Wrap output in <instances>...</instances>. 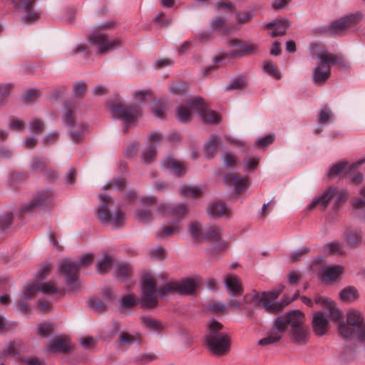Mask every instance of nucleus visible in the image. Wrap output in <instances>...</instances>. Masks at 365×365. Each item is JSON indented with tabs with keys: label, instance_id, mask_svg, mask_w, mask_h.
<instances>
[{
	"label": "nucleus",
	"instance_id": "0eeeda50",
	"mask_svg": "<svg viewBox=\"0 0 365 365\" xmlns=\"http://www.w3.org/2000/svg\"><path fill=\"white\" fill-rule=\"evenodd\" d=\"M280 291H272L269 292H257L252 291L245 296V302L251 304L254 307H262L269 313H277L282 311L289 304V301L279 303H272L279 295Z\"/></svg>",
	"mask_w": 365,
	"mask_h": 365
},
{
	"label": "nucleus",
	"instance_id": "2eb2a0df",
	"mask_svg": "<svg viewBox=\"0 0 365 365\" xmlns=\"http://www.w3.org/2000/svg\"><path fill=\"white\" fill-rule=\"evenodd\" d=\"M42 292L44 294H64V291L59 289L52 281L47 283L31 284L23 291L24 300L26 301L32 298L36 293Z\"/></svg>",
	"mask_w": 365,
	"mask_h": 365
},
{
	"label": "nucleus",
	"instance_id": "412c9836",
	"mask_svg": "<svg viewBox=\"0 0 365 365\" xmlns=\"http://www.w3.org/2000/svg\"><path fill=\"white\" fill-rule=\"evenodd\" d=\"M53 198V195L51 190H43L34 197L30 203L25 205L22 207V212H31L36 207L46 206L52 201Z\"/></svg>",
	"mask_w": 365,
	"mask_h": 365
},
{
	"label": "nucleus",
	"instance_id": "7ed1b4c3",
	"mask_svg": "<svg viewBox=\"0 0 365 365\" xmlns=\"http://www.w3.org/2000/svg\"><path fill=\"white\" fill-rule=\"evenodd\" d=\"M284 321V332L290 327L289 336L292 341L299 344H305L309 339L308 328L304 324L305 317L299 310H292L279 317Z\"/></svg>",
	"mask_w": 365,
	"mask_h": 365
},
{
	"label": "nucleus",
	"instance_id": "a211bd4d",
	"mask_svg": "<svg viewBox=\"0 0 365 365\" xmlns=\"http://www.w3.org/2000/svg\"><path fill=\"white\" fill-rule=\"evenodd\" d=\"M192 105L204 122L211 124L220 123V115L217 113L210 110L202 98H197L196 101L192 102Z\"/></svg>",
	"mask_w": 365,
	"mask_h": 365
},
{
	"label": "nucleus",
	"instance_id": "c756f323",
	"mask_svg": "<svg viewBox=\"0 0 365 365\" xmlns=\"http://www.w3.org/2000/svg\"><path fill=\"white\" fill-rule=\"evenodd\" d=\"M48 349L53 353H65L71 349V344L68 339L63 337H55L48 344Z\"/></svg>",
	"mask_w": 365,
	"mask_h": 365
},
{
	"label": "nucleus",
	"instance_id": "ddd939ff",
	"mask_svg": "<svg viewBox=\"0 0 365 365\" xmlns=\"http://www.w3.org/2000/svg\"><path fill=\"white\" fill-rule=\"evenodd\" d=\"M65 113L63 117V122L71 127L70 138L73 143H78L83 139V131L86 128L83 123L75 122V106L71 103L66 105Z\"/></svg>",
	"mask_w": 365,
	"mask_h": 365
},
{
	"label": "nucleus",
	"instance_id": "9d476101",
	"mask_svg": "<svg viewBox=\"0 0 365 365\" xmlns=\"http://www.w3.org/2000/svg\"><path fill=\"white\" fill-rule=\"evenodd\" d=\"M318 66L313 71V79L315 83H324L331 76V66L340 63L341 58L328 51H322L317 54Z\"/></svg>",
	"mask_w": 365,
	"mask_h": 365
},
{
	"label": "nucleus",
	"instance_id": "a19ab883",
	"mask_svg": "<svg viewBox=\"0 0 365 365\" xmlns=\"http://www.w3.org/2000/svg\"><path fill=\"white\" fill-rule=\"evenodd\" d=\"M140 320L143 326L150 331L158 332L163 329V325L159 321L151 317H143Z\"/></svg>",
	"mask_w": 365,
	"mask_h": 365
},
{
	"label": "nucleus",
	"instance_id": "58836bf2",
	"mask_svg": "<svg viewBox=\"0 0 365 365\" xmlns=\"http://www.w3.org/2000/svg\"><path fill=\"white\" fill-rule=\"evenodd\" d=\"M13 88L11 83H0V107L6 104Z\"/></svg>",
	"mask_w": 365,
	"mask_h": 365
},
{
	"label": "nucleus",
	"instance_id": "f3484780",
	"mask_svg": "<svg viewBox=\"0 0 365 365\" xmlns=\"http://www.w3.org/2000/svg\"><path fill=\"white\" fill-rule=\"evenodd\" d=\"M202 238L210 240L217 243V251H212V255H214L217 252L223 250L225 247V244L222 241V228L216 225H209L203 228Z\"/></svg>",
	"mask_w": 365,
	"mask_h": 365
},
{
	"label": "nucleus",
	"instance_id": "393cba45",
	"mask_svg": "<svg viewBox=\"0 0 365 365\" xmlns=\"http://www.w3.org/2000/svg\"><path fill=\"white\" fill-rule=\"evenodd\" d=\"M312 327L316 335L323 336L329 330V319L322 312H317L313 314Z\"/></svg>",
	"mask_w": 365,
	"mask_h": 365
},
{
	"label": "nucleus",
	"instance_id": "e433bc0d",
	"mask_svg": "<svg viewBox=\"0 0 365 365\" xmlns=\"http://www.w3.org/2000/svg\"><path fill=\"white\" fill-rule=\"evenodd\" d=\"M345 245L338 240L330 242L325 245L327 252L330 255L342 256L345 255Z\"/></svg>",
	"mask_w": 365,
	"mask_h": 365
},
{
	"label": "nucleus",
	"instance_id": "c85d7f7f",
	"mask_svg": "<svg viewBox=\"0 0 365 365\" xmlns=\"http://www.w3.org/2000/svg\"><path fill=\"white\" fill-rule=\"evenodd\" d=\"M207 214L214 218H218L223 216L230 217L231 211L229 207L222 202H215L208 205L207 208Z\"/></svg>",
	"mask_w": 365,
	"mask_h": 365
},
{
	"label": "nucleus",
	"instance_id": "13d9d810",
	"mask_svg": "<svg viewBox=\"0 0 365 365\" xmlns=\"http://www.w3.org/2000/svg\"><path fill=\"white\" fill-rule=\"evenodd\" d=\"M246 86V79L239 77L232 79L228 85V89H242Z\"/></svg>",
	"mask_w": 365,
	"mask_h": 365
},
{
	"label": "nucleus",
	"instance_id": "774afa93",
	"mask_svg": "<svg viewBox=\"0 0 365 365\" xmlns=\"http://www.w3.org/2000/svg\"><path fill=\"white\" fill-rule=\"evenodd\" d=\"M87 89V85L84 82H78L73 86V91L77 97H82Z\"/></svg>",
	"mask_w": 365,
	"mask_h": 365
},
{
	"label": "nucleus",
	"instance_id": "864d4df0",
	"mask_svg": "<svg viewBox=\"0 0 365 365\" xmlns=\"http://www.w3.org/2000/svg\"><path fill=\"white\" fill-rule=\"evenodd\" d=\"M112 264V259L109 256L103 257L97 264V271L103 274L106 272Z\"/></svg>",
	"mask_w": 365,
	"mask_h": 365
},
{
	"label": "nucleus",
	"instance_id": "c03bdc74",
	"mask_svg": "<svg viewBox=\"0 0 365 365\" xmlns=\"http://www.w3.org/2000/svg\"><path fill=\"white\" fill-rule=\"evenodd\" d=\"M361 197H357L354 200L353 207L358 210L361 218L365 220V187L361 190Z\"/></svg>",
	"mask_w": 365,
	"mask_h": 365
},
{
	"label": "nucleus",
	"instance_id": "aec40b11",
	"mask_svg": "<svg viewBox=\"0 0 365 365\" xmlns=\"http://www.w3.org/2000/svg\"><path fill=\"white\" fill-rule=\"evenodd\" d=\"M162 138V135L158 132H153L149 134V144L144 150L142 155V160L145 163L149 164L155 159L157 155L155 143L160 142Z\"/></svg>",
	"mask_w": 365,
	"mask_h": 365
},
{
	"label": "nucleus",
	"instance_id": "3c124183",
	"mask_svg": "<svg viewBox=\"0 0 365 365\" xmlns=\"http://www.w3.org/2000/svg\"><path fill=\"white\" fill-rule=\"evenodd\" d=\"M126 185V182L123 178H115L105 185V189L115 188L118 190H123Z\"/></svg>",
	"mask_w": 365,
	"mask_h": 365
},
{
	"label": "nucleus",
	"instance_id": "6e6552de",
	"mask_svg": "<svg viewBox=\"0 0 365 365\" xmlns=\"http://www.w3.org/2000/svg\"><path fill=\"white\" fill-rule=\"evenodd\" d=\"M338 329L340 335L346 340L365 341V323L359 313L348 312L346 322H341Z\"/></svg>",
	"mask_w": 365,
	"mask_h": 365
},
{
	"label": "nucleus",
	"instance_id": "052dcab7",
	"mask_svg": "<svg viewBox=\"0 0 365 365\" xmlns=\"http://www.w3.org/2000/svg\"><path fill=\"white\" fill-rule=\"evenodd\" d=\"M53 326L51 324L42 323L38 327V334L42 337H47L51 332Z\"/></svg>",
	"mask_w": 365,
	"mask_h": 365
},
{
	"label": "nucleus",
	"instance_id": "4468645a",
	"mask_svg": "<svg viewBox=\"0 0 365 365\" xmlns=\"http://www.w3.org/2000/svg\"><path fill=\"white\" fill-rule=\"evenodd\" d=\"M36 0H12L15 7L21 9L24 14L21 21L27 25L37 22L41 18V13L35 9Z\"/></svg>",
	"mask_w": 365,
	"mask_h": 365
},
{
	"label": "nucleus",
	"instance_id": "72a5a7b5",
	"mask_svg": "<svg viewBox=\"0 0 365 365\" xmlns=\"http://www.w3.org/2000/svg\"><path fill=\"white\" fill-rule=\"evenodd\" d=\"M225 287L234 296H240L243 293L242 284L236 276L227 275L225 279Z\"/></svg>",
	"mask_w": 365,
	"mask_h": 365
},
{
	"label": "nucleus",
	"instance_id": "dca6fc26",
	"mask_svg": "<svg viewBox=\"0 0 365 365\" xmlns=\"http://www.w3.org/2000/svg\"><path fill=\"white\" fill-rule=\"evenodd\" d=\"M361 17L362 15L361 13L348 14L333 22L330 26L329 31L333 34H339L356 24L361 19Z\"/></svg>",
	"mask_w": 365,
	"mask_h": 365
},
{
	"label": "nucleus",
	"instance_id": "f8f14e48",
	"mask_svg": "<svg viewBox=\"0 0 365 365\" xmlns=\"http://www.w3.org/2000/svg\"><path fill=\"white\" fill-rule=\"evenodd\" d=\"M336 197L334 205V210H338L341 205L345 202L347 198V195L344 192H339L336 188H329L325 191L321 197L313 201L309 205V209H312L319 206L322 210H324L329 205L330 201Z\"/></svg>",
	"mask_w": 365,
	"mask_h": 365
},
{
	"label": "nucleus",
	"instance_id": "1a4fd4ad",
	"mask_svg": "<svg viewBox=\"0 0 365 365\" xmlns=\"http://www.w3.org/2000/svg\"><path fill=\"white\" fill-rule=\"evenodd\" d=\"M228 44L232 48V50L227 53L220 56L217 58L214 65L210 66L203 71L205 76L208 75L211 71L215 70L220 65L222 59L232 57L240 58L255 53L257 49V45L252 42H242L238 38H232Z\"/></svg>",
	"mask_w": 365,
	"mask_h": 365
},
{
	"label": "nucleus",
	"instance_id": "473e14b6",
	"mask_svg": "<svg viewBox=\"0 0 365 365\" xmlns=\"http://www.w3.org/2000/svg\"><path fill=\"white\" fill-rule=\"evenodd\" d=\"M221 145L220 138L212 135L210 139L205 144V155L208 159L213 158Z\"/></svg>",
	"mask_w": 365,
	"mask_h": 365
},
{
	"label": "nucleus",
	"instance_id": "de8ad7c7",
	"mask_svg": "<svg viewBox=\"0 0 365 365\" xmlns=\"http://www.w3.org/2000/svg\"><path fill=\"white\" fill-rule=\"evenodd\" d=\"M170 91L175 95L182 96L188 91V86L185 82H176L170 85Z\"/></svg>",
	"mask_w": 365,
	"mask_h": 365
},
{
	"label": "nucleus",
	"instance_id": "4be33fe9",
	"mask_svg": "<svg viewBox=\"0 0 365 365\" xmlns=\"http://www.w3.org/2000/svg\"><path fill=\"white\" fill-rule=\"evenodd\" d=\"M283 322L284 321L278 317L275 320L274 327L269 332V335L260 339L259 341V344L261 346H266L279 341L284 334V327Z\"/></svg>",
	"mask_w": 365,
	"mask_h": 365
},
{
	"label": "nucleus",
	"instance_id": "5fc2aeb1",
	"mask_svg": "<svg viewBox=\"0 0 365 365\" xmlns=\"http://www.w3.org/2000/svg\"><path fill=\"white\" fill-rule=\"evenodd\" d=\"M30 130L31 132L39 134L44 129L43 122L38 118H34L30 122Z\"/></svg>",
	"mask_w": 365,
	"mask_h": 365
},
{
	"label": "nucleus",
	"instance_id": "338daca9",
	"mask_svg": "<svg viewBox=\"0 0 365 365\" xmlns=\"http://www.w3.org/2000/svg\"><path fill=\"white\" fill-rule=\"evenodd\" d=\"M119 340L122 344L130 345L137 341V338L127 332H121L119 335Z\"/></svg>",
	"mask_w": 365,
	"mask_h": 365
},
{
	"label": "nucleus",
	"instance_id": "cd10ccee",
	"mask_svg": "<svg viewBox=\"0 0 365 365\" xmlns=\"http://www.w3.org/2000/svg\"><path fill=\"white\" fill-rule=\"evenodd\" d=\"M343 237L346 240V246L351 249L357 248L361 245L363 239L361 231L353 228L347 229Z\"/></svg>",
	"mask_w": 365,
	"mask_h": 365
},
{
	"label": "nucleus",
	"instance_id": "09e8293b",
	"mask_svg": "<svg viewBox=\"0 0 365 365\" xmlns=\"http://www.w3.org/2000/svg\"><path fill=\"white\" fill-rule=\"evenodd\" d=\"M40 96V92L36 89L27 91L22 96V102L25 104H30L34 102Z\"/></svg>",
	"mask_w": 365,
	"mask_h": 365
},
{
	"label": "nucleus",
	"instance_id": "a18cd8bd",
	"mask_svg": "<svg viewBox=\"0 0 365 365\" xmlns=\"http://www.w3.org/2000/svg\"><path fill=\"white\" fill-rule=\"evenodd\" d=\"M340 298L345 302H353L358 297V292L355 287H348L340 292Z\"/></svg>",
	"mask_w": 365,
	"mask_h": 365
},
{
	"label": "nucleus",
	"instance_id": "603ef678",
	"mask_svg": "<svg viewBox=\"0 0 365 365\" xmlns=\"http://www.w3.org/2000/svg\"><path fill=\"white\" fill-rule=\"evenodd\" d=\"M189 230L192 237L197 240L203 239L202 236L203 229L202 228L201 224L198 222H191Z\"/></svg>",
	"mask_w": 365,
	"mask_h": 365
},
{
	"label": "nucleus",
	"instance_id": "20e7f679",
	"mask_svg": "<svg viewBox=\"0 0 365 365\" xmlns=\"http://www.w3.org/2000/svg\"><path fill=\"white\" fill-rule=\"evenodd\" d=\"M93 260V255L87 254L83 255L78 262L70 259L64 260L61 262L58 273L64 279V281L68 287V290L76 291L80 287L78 280V272L80 268L86 267Z\"/></svg>",
	"mask_w": 365,
	"mask_h": 365
},
{
	"label": "nucleus",
	"instance_id": "39448f33",
	"mask_svg": "<svg viewBox=\"0 0 365 365\" xmlns=\"http://www.w3.org/2000/svg\"><path fill=\"white\" fill-rule=\"evenodd\" d=\"M99 197L101 204L96 211V217L103 224L115 227L122 226L125 215L120 207L116 205L113 198L106 194H101Z\"/></svg>",
	"mask_w": 365,
	"mask_h": 365
},
{
	"label": "nucleus",
	"instance_id": "f03ea898",
	"mask_svg": "<svg viewBox=\"0 0 365 365\" xmlns=\"http://www.w3.org/2000/svg\"><path fill=\"white\" fill-rule=\"evenodd\" d=\"M223 328V325L216 320L211 321L207 325L205 344L217 355L226 354L230 349V339L227 334L222 331Z\"/></svg>",
	"mask_w": 365,
	"mask_h": 365
},
{
	"label": "nucleus",
	"instance_id": "9b49d317",
	"mask_svg": "<svg viewBox=\"0 0 365 365\" xmlns=\"http://www.w3.org/2000/svg\"><path fill=\"white\" fill-rule=\"evenodd\" d=\"M109 110L115 118L123 120L125 124L123 128L125 133L128 130V124L135 121L140 115V110L138 106L120 102L110 103Z\"/></svg>",
	"mask_w": 365,
	"mask_h": 365
},
{
	"label": "nucleus",
	"instance_id": "8fccbe9b",
	"mask_svg": "<svg viewBox=\"0 0 365 365\" xmlns=\"http://www.w3.org/2000/svg\"><path fill=\"white\" fill-rule=\"evenodd\" d=\"M259 158L253 157L250 158L249 156L245 157L243 159L244 163V169L247 171H252L255 170L259 164Z\"/></svg>",
	"mask_w": 365,
	"mask_h": 365
},
{
	"label": "nucleus",
	"instance_id": "5701e85b",
	"mask_svg": "<svg viewBox=\"0 0 365 365\" xmlns=\"http://www.w3.org/2000/svg\"><path fill=\"white\" fill-rule=\"evenodd\" d=\"M104 299L98 297H91L88 301V306L94 312L102 314L107 309V305L114 300V296L109 289L104 291Z\"/></svg>",
	"mask_w": 365,
	"mask_h": 365
},
{
	"label": "nucleus",
	"instance_id": "6ab92c4d",
	"mask_svg": "<svg viewBox=\"0 0 365 365\" xmlns=\"http://www.w3.org/2000/svg\"><path fill=\"white\" fill-rule=\"evenodd\" d=\"M187 210V206L183 204L173 205L162 203L158 207L160 214L170 216L178 221L182 220L185 217Z\"/></svg>",
	"mask_w": 365,
	"mask_h": 365
},
{
	"label": "nucleus",
	"instance_id": "69168bd1",
	"mask_svg": "<svg viewBox=\"0 0 365 365\" xmlns=\"http://www.w3.org/2000/svg\"><path fill=\"white\" fill-rule=\"evenodd\" d=\"M252 14L250 11L240 12L236 14V21L239 24H244L250 21Z\"/></svg>",
	"mask_w": 365,
	"mask_h": 365
},
{
	"label": "nucleus",
	"instance_id": "2f4dec72",
	"mask_svg": "<svg viewBox=\"0 0 365 365\" xmlns=\"http://www.w3.org/2000/svg\"><path fill=\"white\" fill-rule=\"evenodd\" d=\"M162 165L166 169H170L175 175L178 176H182L186 172V169L184 165L171 156L166 157L163 160Z\"/></svg>",
	"mask_w": 365,
	"mask_h": 365
},
{
	"label": "nucleus",
	"instance_id": "4c0bfd02",
	"mask_svg": "<svg viewBox=\"0 0 365 365\" xmlns=\"http://www.w3.org/2000/svg\"><path fill=\"white\" fill-rule=\"evenodd\" d=\"M343 272V267L340 265H334L327 268L322 274L324 281L336 279Z\"/></svg>",
	"mask_w": 365,
	"mask_h": 365
},
{
	"label": "nucleus",
	"instance_id": "b1692460",
	"mask_svg": "<svg viewBox=\"0 0 365 365\" xmlns=\"http://www.w3.org/2000/svg\"><path fill=\"white\" fill-rule=\"evenodd\" d=\"M224 181L226 184L234 186L235 192L237 195L245 192L250 186L248 178L241 177L233 173L226 174L224 177Z\"/></svg>",
	"mask_w": 365,
	"mask_h": 365
},
{
	"label": "nucleus",
	"instance_id": "e2e57ef3",
	"mask_svg": "<svg viewBox=\"0 0 365 365\" xmlns=\"http://www.w3.org/2000/svg\"><path fill=\"white\" fill-rule=\"evenodd\" d=\"M136 303V299L131 294L123 297L120 301L121 307L125 309L130 308L135 306Z\"/></svg>",
	"mask_w": 365,
	"mask_h": 365
},
{
	"label": "nucleus",
	"instance_id": "4d7b16f0",
	"mask_svg": "<svg viewBox=\"0 0 365 365\" xmlns=\"http://www.w3.org/2000/svg\"><path fill=\"white\" fill-rule=\"evenodd\" d=\"M20 343L17 341L10 342L4 351V356H14L17 354L18 350L20 348Z\"/></svg>",
	"mask_w": 365,
	"mask_h": 365
},
{
	"label": "nucleus",
	"instance_id": "0e129e2a",
	"mask_svg": "<svg viewBox=\"0 0 365 365\" xmlns=\"http://www.w3.org/2000/svg\"><path fill=\"white\" fill-rule=\"evenodd\" d=\"M117 272L119 277H125L130 275L132 268L129 264L123 263L118 265Z\"/></svg>",
	"mask_w": 365,
	"mask_h": 365
},
{
	"label": "nucleus",
	"instance_id": "c9c22d12",
	"mask_svg": "<svg viewBox=\"0 0 365 365\" xmlns=\"http://www.w3.org/2000/svg\"><path fill=\"white\" fill-rule=\"evenodd\" d=\"M212 28L213 31H217L222 34H228L235 31L234 26H228L223 19L221 17L216 18L212 22Z\"/></svg>",
	"mask_w": 365,
	"mask_h": 365
},
{
	"label": "nucleus",
	"instance_id": "bb28decb",
	"mask_svg": "<svg viewBox=\"0 0 365 365\" xmlns=\"http://www.w3.org/2000/svg\"><path fill=\"white\" fill-rule=\"evenodd\" d=\"M199 97H195L186 102L179 105L176 108V118L183 123H188L191 120L192 112H196V109L192 107V102L196 101Z\"/></svg>",
	"mask_w": 365,
	"mask_h": 365
},
{
	"label": "nucleus",
	"instance_id": "ea45409f",
	"mask_svg": "<svg viewBox=\"0 0 365 365\" xmlns=\"http://www.w3.org/2000/svg\"><path fill=\"white\" fill-rule=\"evenodd\" d=\"M349 168V165L347 163L341 162L334 165H333L329 172V176L331 178L336 176H346L348 170Z\"/></svg>",
	"mask_w": 365,
	"mask_h": 365
},
{
	"label": "nucleus",
	"instance_id": "7c9ffc66",
	"mask_svg": "<svg viewBox=\"0 0 365 365\" xmlns=\"http://www.w3.org/2000/svg\"><path fill=\"white\" fill-rule=\"evenodd\" d=\"M266 27L268 29H272L271 32L272 37L283 36L289 27V22L287 19H277L273 22L267 24Z\"/></svg>",
	"mask_w": 365,
	"mask_h": 365
},
{
	"label": "nucleus",
	"instance_id": "f704fd0d",
	"mask_svg": "<svg viewBox=\"0 0 365 365\" xmlns=\"http://www.w3.org/2000/svg\"><path fill=\"white\" fill-rule=\"evenodd\" d=\"M180 231V227L177 223H172L163 226L156 232V238L158 240H163L170 237H172Z\"/></svg>",
	"mask_w": 365,
	"mask_h": 365
},
{
	"label": "nucleus",
	"instance_id": "37998d69",
	"mask_svg": "<svg viewBox=\"0 0 365 365\" xmlns=\"http://www.w3.org/2000/svg\"><path fill=\"white\" fill-rule=\"evenodd\" d=\"M179 192L183 197H191L192 198H197L202 194L200 188L190 185L181 186L179 189Z\"/></svg>",
	"mask_w": 365,
	"mask_h": 365
},
{
	"label": "nucleus",
	"instance_id": "680f3d73",
	"mask_svg": "<svg viewBox=\"0 0 365 365\" xmlns=\"http://www.w3.org/2000/svg\"><path fill=\"white\" fill-rule=\"evenodd\" d=\"M332 113L328 107L324 108L319 115V123L324 124L329 121L332 117Z\"/></svg>",
	"mask_w": 365,
	"mask_h": 365
},
{
	"label": "nucleus",
	"instance_id": "bf43d9fd",
	"mask_svg": "<svg viewBox=\"0 0 365 365\" xmlns=\"http://www.w3.org/2000/svg\"><path fill=\"white\" fill-rule=\"evenodd\" d=\"M274 141V135L269 134L263 138L257 139L255 145L258 148H264L270 145Z\"/></svg>",
	"mask_w": 365,
	"mask_h": 365
},
{
	"label": "nucleus",
	"instance_id": "f257e3e1",
	"mask_svg": "<svg viewBox=\"0 0 365 365\" xmlns=\"http://www.w3.org/2000/svg\"><path fill=\"white\" fill-rule=\"evenodd\" d=\"M157 277L152 274L143 277L142 291L143 297L140 302L143 308H153L157 305V297H163L170 293L191 294L196 290L198 284L194 279H186L178 282H168L157 287Z\"/></svg>",
	"mask_w": 365,
	"mask_h": 365
},
{
	"label": "nucleus",
	"instance_id": "6e6d98bb",
	"mask_svg": "<svg viewBox=\"0 0 365 365\" xmlns=\"http://www.w3.org/2000/svg\"><path fill=\"white\" fill-rule=\"evenodd\" d=\"M264 70L269 75L274 76L275 78H281V73L279 71L272 62H266L264 66Z\"/></svg>",
	"mask_w": 365,
	"mask_h": 365
},
{
	"label": "nucleus",
	"instance_id": "49530a36",
	"mask_svg": "<svg viewBox=\"0 0 365 365\" xmlns=\"http://www.w3.org/2000/svg\"><path fill=\"white\" fill-rule=\"evenodd\" d=\"M135 217L137 220L142 222H149L153 220V212L147 208H141L136 210Z\"/></svg>",
	"mask_w": 365,
	"mask_h": 365
},
{
	"label": "nucleus",
	"instance_id": "423d86ee",
	"mask_svg": "<svg viewBox=\"0 0 365 365\" xmlns=\"http://www.w3.org/2000/svg\"><path fill=\"white\" fill-rule=\"evenodd\" d=\"M114 23L112 21L101 24L96 26L94 31L89 36V42L96 46L99 54H106L120 46V39H110L106 34V31L112 29Z\"/></svg>",
	"mask_w": 365,
	"mask_h": 365
},
{
	"label": "nucleus",
	"instance_id": "a878e982",
	"mask_svg": "<svg viewBox=\"0 0 365 365\" xmlns=\"http://www.w3.org/2000/svg\"><path fill=\"white\" fill-rule=\"evenodd\" d=\"M314 303L321 304L324 309L327 310L331 319L339 321L342 317L341 311L336 307L335 302L330 299L317 297L314 299Z\"/></svg>",
	"mask_w": 365,
	"mask_h": 365
},
{
	"label": "nucleus",
	"instance_id": "79ce46f5",
	"mask_svg": "<svg viewBox=\"0 0 365 365\" xmlns=\"http://www.w3.org/2000/svg\"><path fill=\"white\" fill-rule=\"evenodd\" d=\"M364 163H365V160H360L358 163L349 166L346 176L349 178H351V181L354 183L359 184L362 182L363 175L361 173H358L356 171V168L359 165H362Z\"/></svg>",
	"mask_w": 365,
	"mask_h": 365
}]
</instances>
